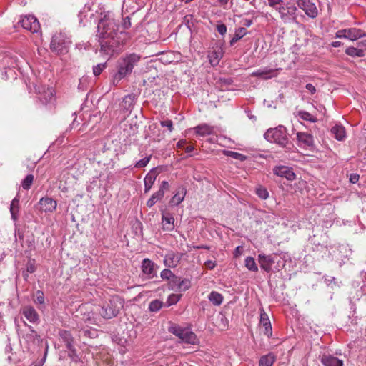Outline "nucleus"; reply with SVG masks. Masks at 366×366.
Instances as JSON below:
<instances>
[{
  "mask_svg": "<svg viewBox=\"0 0 366 366\" xmlns=\"http://www.w3.org/2000/svg\"><path fill=\"white\" fill-rule=\"evenodd\" d=\"M119 29V20L115 19L110 13L104 14L99 19L97 38L100 46V51L104 55L112 56L122 49V41L118 36Z\"/></svg>",
  "mask_w": 366,
  "mask_h": 366,
  "instance_id": "nucleus-1",
  "label": "nucleus"
},
{
  "mask_svg": "<svg viewBox=\"0 0 366 366\" xmlns=\"http://www.w3.org/2000/svg\"><path fill=\"white\" fill-rule=\"evenodd\" d=\"M141 59V56L135 53L125 54L117 62V72L113 76V84L118 85L124 78L130 75L135 66Z\"/></svg>",
  "mask_w": 366,
  "mask_h": 366,
  "instance_id": "nucleus-2",
  "label": "nucleus"
},
{
  "mask_svg": "<svg viewBox=\"0 0 366 366\" xmlns=\"http://www.w3.org/2000/svg\"><path fill=\"white\" fill-rule=\"evenodd\" d=\"M264 137L267 141L278 144L287 152L291 151L294 147L293 144L289 142L286 127L282 125L268 129Z\"/></svg>",
  "mask_w": 366,
  "mask_h": 366,
  "instance_id": "nucleus-3",
  "label": "nucleus"
},
{
  "mask_svg": "<svg viewBox=\"0 0 366 366\" xmlns=\"http://www.w3.org/2000/svg\"><path fill=\"white\" fill-rule=\"evenodd\" d=\"M169 331L184 342L192 345L197 342L196 335L189 327H182L176 324H172L169 327Z\"/></svg>",
  "mask_w": 366,
  "mask_h": 366,
  "instance_id": "nucleus-4",
  "label": "nucleus"
},
{
  "mask_svg": "<svg viewBox=\"0 0 366 366\" xmlns=\"http://www.w3.org/2000/svg\"><path fill=\"white\" fill-rule=\"evenodd\" d=\"M69 44V41L63 34H56L51 39L50 49L56 54H64L68 51Z\"/></svg>",
  "mask_w": 366,
  "mask_h": 366,
  "instance_id": "nucleus-5",
  "label": "nucleus"
},
{
  "mask_svg": "<svg viewBox=\"0 0 366 366\" xmlns=\"http://www.w3.org/2000/svg\"><path fill=\"white\" fill-rule=\"evenodd\" d=\"M17 24L31 33H39L41 30L38 19L33 15L21 16Z\"/></svg>",
  "mask_w": 366,
  "mask_h": 366,
  "instance_id": "nucleus-6",
  "label": "nucleus"
},
{
  "mask_svg": "<svg viewBox=\"0 0 366 366\" xmlns=\"http://www.w3.org/2000/svg\"><path fill=\"white\" fill-rule=\"evenodd\" d=\"M275 10L279 12L284 22L295 21L297 19V8L294 5L283 2V5H280Z\"/></svg>",
  "mask_w": 366,
  "mask_h": 366,
  "instance_id": "nucleus-7",
  "label": "nucleus"
},
{
  "mask_svg": "<svg viewBox=\"0 0 366 366\" xmlns=\"http://www.w3.org/2000/svg\"><path fill=\"white\" fill-rule=\"evenodd\" d=\"M159 266L148 258L142 261L141 270L148 280L157 278Z\"/></svg>",
  "mask_w": 366,
  "mask_h": 366,
  "instance_id": "nucleus-8",
  "label": "nucleus"
},
{
  "mask_svg": "<svg viewBox=\"0 0 366 366\" xmlns=\"http://www.w3.org/2000/svg\"><path fill=\"white\" fill-rule=\"evenodd\" d=\"M297 6L305 11L310 18H315L318 15L316 5L311 0H297Z\"/></svg>",
  "mask_w": 366,
  "mask_h": 366,
  "instance_id": "nucleus-9",
  "label": "nucleus"
},
{
  "mask_svg": "<svg viewBox=\"0 0 366 366\" xmlns=\"http://www.w3.org/2000/svg\"><path fill=\"white\" fill-rule=\"evenodd\" d=\"M277 257L276 254L266 255L265 254H259L258 255V262L262 269L269 273L272 272V266L275 262Z\"/></svg>",
  "mask_w": 366,
  "mask_h": 366,
  "instance_id": "nucleus-10",
  "label": "nucleus"
},
{
  "mask_svg": "<svg viewBox=\"0 0 366 366\" xmlns=\"http://www.w3.org/2000/svg\"><path fill=\"white\" fill-rule=\"evenodd\" d=\"M118 313L119 307H116L114 300H110L104 304L99 311V314L104 319L115 317Z\"/></svg>",
  "mask_w": 366,
  "mask_h": 366,
  "instance_id": "nucleus-11",
  "label": "nucleus"
},
{
  "mask_svg": "<svg viewBox=\"0 0 366 366\" xmlns=\"http://www.w3.org/2000/svg\"><path fill=\"white\" fill-rule=\"evenodd\" d=\"M162 169L159 167L152 168L145 176L144 179V193H147L152 189L157 177L159 174Z\"/></svg>",
  "mask_w": 366,
  "mask_h": 366,
  "instance_id": "nucleus-12",
  "label": "nucleus"
},
{
  "mask_svg": "<svg viewBox=\"0 0 366 366\" xmlns=\"http://www.w3.org/2000/svg\"><path fill=\"white\" fill-rule=\"evenodd\" d=\"M183 253L174 252L173 251H169L164 258V264L166 267L169 268L176 267L179 262L181 261Z\"/></svg>",
  "mask_w": 366,
  "mask_h": 366,
  "instance_id": "nucleus-13",
  "label": "nucleus"
},
{
  "mask_svg": "<svg viewBox=\"0 0 366 366\" xmlns=\"http://www.w3.org/2000/svg\"><path fill=\"white\" fill-rule=\"evenodd\" d=\"M39 209L45 213H51L56 210L57 203L56 201L51 197H42L39 202Z\"/></svg>",
  "mask_w": 366,
  "mask_h": 366,
  "instance_id": "nucleus-14",
  "label": "nucleus"
},
{
  "mask_svg": "<svg viewBox=\"0 0 366 366\" xmlns=\"http://www.w3.org/2000/svg\"><path fill=\"white\" fill-rule=\"evenodd\" d=\"M38 99L43 105L53 104L55 100L54 90L52 88H43L41 92L39 91Z\"/></svg>",
  "mask_w": 366,
  "mask_h": 366,
  "instance_id": "nucleus-15",
  "label": "nucleus"
},
{
  "mask_svg": "<svg viewBox=\"0 0 366 366\" xmlns=\"http://www.w3.org/2000/svg\"><path fill=\"white\" fill-rule=\"evenodd\" d=\"M297 144L302 148H311L314 145L313 136L307 132L297 133Z\"/></svg>",
  "mask_w": 366,
  "mask_h": 366,
  "instance_id": "nucleus-16",
  "label": "nucleus"
},
{
  "mask_svg": "<svg viewBox=\"0 0 366 366\" xmlns=\"http://www.w3.org/2000/svg\"><path fill=\"white\" fill-rule=\"evenodd\" d=\"M273 173L279 177H285L287 180L292 181L296 178L292 169L286 166H276L273 168Z\"/></svg>",
  "mask_w": 366,
  "mask_h": 366,
  "instance_id": "nucleus-17",
  "label": "nucleus"
},
{
  "mask_svg": "<svg viewBox=\"0 0 366 366\" xmlns=\"http://www.w3.org/2000/svg\"><path fill=\"white\" fill-rule=\"evenodd\" d=\"M278 70V69H269L266 67L263 69H258L254 71L252 76L267 80L277 76Z\"/></svg>",
  "mask_w": 366,
  "mask_h": 366,
  "instance_id": "nucleus-18",
  "label": "nucleus"
},
{
  "mask_svg": "<svg viewBox=\"0 0 366 366\" xmlns=\"http://www.w3.org/2000/svg\"><path fill=\"white\" fill-rule=\"evenodd\" d=\"M162 229L167 232H172L174 229V218L169 212L162 213Z\"/></svg>",
  "mask_w": 366,
  "mask_h": 366,
  "instance_id": "nucleus-19",
  "label": "nucleus"
},
{
  "mask_svg": "<svg viewBox=\"0 0 366 366\" xmlns=\"http://www.w3.org/2000/svg\"><path fill=\"white\" fill-rule=\"evenodd\" d=\"M187 194V189L184 186L181 185L178 187L177 192L170 199L169 204L171 205L177 206L179 205L184 199Z\"/></svg>",
  "mask_w": 366,
  "mask_h": 366,
  "instance_id": "nucleus-20",
  "label": "nucleus"
},
{
  "mask_svg": "<svg viewBox=\"0 0 366 366\" xmlns=\"http://www.w3.org/2000/svg\"><path fill=\"white\" fill-rule=\"evenodd\" d=\"M137 96L134 94H130L123 99L122 102V107L124 110L131 112L137 102Z\"/></svg>",
  "mask_w": 366,
  "mask_h": 366,
  "instance_id": "nucleus-21",
  "label": "nucleus"
},
{
  "mask_svg": "<svg viewBox=\"0 0 366 366\" xmlns=\"http://www.w3.org/2000/svg\"><path fill=\"white\" fill-rule=\"evenodd\" d=\"M321 362L325 366H342L343 362L342 360H339L337 357H335L332 355H322L321 358Z\"/></svg>",
  "mask_w": 366,
  "mask_h": 366,
  "instance_id": "nucleus-22",
  "label": "nucleus"
},
{
  "mask_svg": "<svg viewBox=\"0 0 366 366\" xmlns=\"http://www.w3.org/2000/svg\"><path fill=\"white\" fill-rule=\"evenodd\" d=\"M330 132L333 137L338 141H342L345 138V129L341 125H335L331 128Z\"/></svg>",
  "mask_w": 366,
  "mask_h": 366,
  "instance_id": "nucleus-23",
  "label": "nucleus"
},
{
  "mask_svg": "<svg viewBox=\"0 0 366 366\" xmlns=\"http://www.w3.org/2000/svg\"><path fill=\"white\" fill-rule=\"evenodd\" d=\"M19 197L17 195L14 199L11 201L10 204V212L11 219L14 221H16L19 218Z\"/></svg>",
  "mask_w": 366,
  "mask_h": 366,
  "instance_id": "nucleus-24",
  "label": "nucleus"
},
{
  "mask_svg": "<svg viewBox=\"0 0 366 366\" xmlns=\"http://www.w3.org/2000/svg\"><path fill=\"white\" fill-rule=\"evenodd\" d=\"M345 34L347 35V39H350L352 41H355L366 35L362 30L357 28H350L346 29Z\"/></svg>",
  "mask_w": 366,
  "mask_h": 366,
  "instance_id": "nucleus-25",
  "label": "nucleus"
},
{
  "mask_svg": "<svg viewBox=\"0 0 366 366\" xmlns=\"http://www.w3.org/2000/svg\"><path fill=\"white\" fill-rule=\"evenodd\" d=\"M195 133L199 136L209 135L213 132V128L207 124H199L194 128Z\"/></svg>",
  "mask_w": 366,
  "mask_h": 366,
  "instance_id": "nucleus-26",
  "label": "nucleus"
},
{
  "mask_svg": "<svg viewBox=\"0 0 366 366\" xmlns=\"http://www.w3.org/2000/svg\"><path fill=\"white\" fill-rule=\"evenodd\" d=\"M22 313L29 320H37L38 314L36 310L31 306H25L22 309Z\"/></svg>",
  "mask_w": 366,
  "mask_h": 366,
  "instance_id": "nucleus-27",
  "label": "nucleus"
},
{
  "mask_svg": "<svg viewBox=\"0 0 366 366\" xmlns=\"http://www.w3.org/2000/svg\"><path fill=\"white\" fill-rule=\"evenodd\" d=\"M276 360V356L273 353H269L262 356L259 362V366H272Z\"/></svg>",
  "mask_w": 366,
  "mask_h": 366,
  "instance_id": "nucleus-28",
  "label": "nucleus"
},
{
  "mask_svg": "<svg viewBox=\"0 0 366 366\" xmlns=\"http://www.w3.org/2000/svg\"><path fill=\"white\" fill-rule=\"evenodd\" d=\"M247 34L245 27H239L235 30V34L229 41L230 46H233L236 42L243 38Z\"/></svg>",
  "mask_w": 366,
  "mask_h": 366,
  "instance_id": "nucleus-29",
  "label": "nucleus"
},
{
  "mask_svg": "<svg viewBox=\"0 0 366 366\" xmlns=\"http://www.w3.org/2000/svg\"><path fill=\"white\" fill-rule=\"evenodd\" d=\"M164 194V192H162V191L159 192V190L157 192H156L155 193H154L152 197L148 199V201L147 202V206L148 207H153L158 201H160L163 199Z\"/></svg>",
  "mask_w": 366,
  "mask_h": 366,
  "instance_id": "nucleus-30",
  "label": "nucleus"
},
{
  "mask_svg": "<svg viewBox=\"0 0 366 366\" xmlns=\"http://www.w3.org/2000/svg\"><path fill=\"white\" fill-rule=\"evenodd\" d=\"M112 340L114 342H115L117 345H119L121 346V347L119 348V352L122 354L125 353V352H126L125 347H126L127 340L124 338L120 337L119 335H112Z\"/></svg>",
  "mask_w": 366,
  "mask_h": 366,
  "instance_id": "nucleus-31",
  "label": "nucleus"
},
{
  "mask_svg": "<svg viewBox=\"0 0 366 366\" xmlns=\"http://www.w3.org/2000/svg\"><path fill=\"white\" fill-rule=\"evenodd\" d=\"M191 280L188 278H182L175 291L185 292L191 287Z\"/></svg>",
  "mask_w": 366,
  "mask_h": 366,
  "instance_id": "nucleus-32",
  "label": "nucleus"
},
{
  "mask_svg": "<svg viewBox=\"0 0 366 366\" xmlns=\"http://www.w3.org/2000/svg\"><path fill=\"white\" fill-rule=\"evenodd\" d=\"M209 300L214 305H219L223 301V296L216 291H212L209 295Z\"/></svg>",
  "mask_w": 366,
  "mask_h": 366,
  "instance_id": "nucleus-33",
  "label": "nucleus"
},
{
  "mask_svg": "<svg viewBox=\"0 0 366 366\" xmlns=\"http://www.w3.org/2000/svg\"><path fill=\"white\" fill-rule=\"evenodd\" d=\"M259 330L263 332L265 335H267L268 337L272 336V328L271 322H260L259 325Z\"/></svg>",
  "mask_w": 366,
  "mask_h": 366,
  "instance_id": "nucleus-34",
  "label": "nucleus"
},
{
  "mask_svg": "<svg viewBox=\"0 0 366 366\" xmlns=\"http://www.w3.org/2000/svg\"><path fill=\"white\" fill-rule=\"evenodd\" d=\"M34 302L40 305L39 308L45 307V296L41 290H37L34 296Z\"/></svg>",
  "mask_w": 366,
  "mask_h": 366,
  "instance_id": "nucleus-35",
  "label": "nucleus"
},
{
  "mask_svg": "<svg viewBox=\"0 0 366 366\" xmlns=\"http://www.w3.org/2000/svg\"><path fill=\"white\" fill-rule=\"evenodd\" d=\"M345 53L350 56L362 57L365 56V52L362 49H359L353 46H350L346 49Z\"/></svg>",
  "mask_w": 366,
  "mask_h": 366,
  "instance_id": "nucleus-36",
  "label": "nucleus"
},
{
  "mask_svg": "<svg viewBox=\"0 0 366 366\" xmlns=\"http://www.w3.org/2000/svg\"><path fill=\"white\" fill-rule=\"evenodd\" d=\"M224 153L227 157H230L233 159L240 160L241 162H244L247 159V157L245 156L244 154L230 150H225Z\"/></svg>",
  "mask_w": 366,
  "mask_h": 366,
  "instance_id": "nucleus-37",
  "label": "nucleus"
},
{
  "mask_svg": "<svg viewBox=\"0 0 366 366\" xmlns=\"http://www.w3.org/2000/svg\"><path fill=\"white\" fill-rule=\"evenodd\" d=\"M245 267L252 272H257L258 267L255 262V260L252 257H247L245 259Z\"/></svg>",
  "mask_w": 366,
  "mask_h": 366,
  "instance_id": "nucleus-38",
  "label": "nucleus"
},
{
  "mask_svg": "<svg viewBox=\"0 0 366 366\" xmlns=\"http://www.w3.org/2000/svg\"><path fill=\"white\" fill-rule=\"evenodd\" d=\"M34 177L33 174H27L21 182V187L25 190H29L34 182Z\"/></svg>",
  "mask_w": 366,
  "mask_h": 366,
  "instance_id": "nucleus-39",
  "label": "nucleus"
},
{
  "mask_svg": "<svg viewBox=\"0 0 366 366\" xmlns=\"http://www.w3.org/2000/svg\"><path fill=\"white\" fill-rule=\"evenodd\" d=\"M298 116L303 120L309 121L310 122H316L317 121V118L312 116L311 114L306 111H299Z\"/></svg>",
  "mask_w": 366,
  "mask_h": 366,
  "instance_id": "nucleus-40",
  "label": "nucleus"
},
{
  "mask_svg": "<svg viewBox=\"0 0 366 366\" xmlns=\"http://www.w3.org/2000/svg\"><path fill=\"white\" fill-rule=\"evenodd\" d=\"M163 306V302L159 300H152L149 305V309L152 312L159 311Z\"/></svg>",
  "mask_w": 366,
  "mask_h": 366,
  "instance_id": "nucleus-41",
  "label": "nucleus"
},
{
  "mask_svg": "<svg viewBox=\"0 0 366 366\" xmlns=\"http://www.w3.org/2000/svg\"><path fill=\"white\" fill-rule=\"evenodd\" d=\"M181 297H182V295L181 294H172V295H170L168 297V298H167V306H171L172 305H175L177 302H178L179 301Z\"/></svg>",
  "mask_w": 366,
  "mask_h": 366,
  "instance_id": "nucleus-42",
  "label": "nucleus"
},
{
  "mask_svg": "<svg viewBox=\"0 0 366 366\" xmlns=\"http://www.w3.org/2000/svg\"><path fill=\"white\" fill-rule=\"evenodd\" d=\"M107 62L98 64L93 66V74L95 76H97L102 74V72L107 68Z\"/></svg>",
  "mask_w": 366,
  "mask_h": 366,
  "instance_id": "nucleus-43",
  "label": "nucleus"
},
{
  "mask_svg": "<svg viewBox=\"0 0 366 366\" xmlns=\"http://www.w3.org/2000/svg\"><path fill=\"white\" fill-rule=\"evenodd\" d=\"M181 280H182V277L174 274L173 277L171 278V280L169 282V288L172 290H176Z\"/></svg>",
  "mask_w": 366,
  "mask_h": 366,
  "instance_id": "nucleus-44",
  "label": "nucleus"
},
{
  "mask_svg": "<svg viewBox=\"0 0 366 366\" xmlns=\"http://www.w3.org/2000/svg\"><path fill=\"white\" fill-rule=\"evenodd\" d=\"M256 194L262 199H266L269 197L268 191L263 187H259L256 189Z\"/></svg>",
  "mask_w": 366,
  "mask_h": 366,
  "instance_id": "nucleus-45",
  "label": "nucleus"
},
{
  "mask_svg": "<svg viewBox=\"0 0 366 366\" xmlns=\"http://www.w3.org/2000/svg\"><path fill=\"white\" fill-rule=\"evenodd\" d=\"M152 155L145 157L144 158L139 160L136 162L134 167L135 168H143L145 167L149 162L151 159Z\"/></svg>",
  "mask_w": 366,
  "mask_h": 366,
  "instance_id": "nucleus-46",
  "label": "nucleus"
},
{
  "mask_svg": "<svg viewBox=\"0 0 366 366\" xmlns=\"http://www.w3.org/2000/svg\"><path fill=\"white\" fill-rule=\"evenodd\" d=\"M174 274L169 269H164L161 272L160 276L162 279L168 280H171Z\"/></svg>",
  "mask_w": 366,
  "mask_h": 366,
  "instance_id": "nucleus-47",
  "label": "nucleus"
},
{
  "mask_svg": "<svg viewBox=\"0 0 366 366\" xmlns=\"http://www.w3.org/2000/svg\"><path fill=\"white\" fill-rule=\"evenodd\" d=\"M269 6L276 9L280 5H283V0H267Z\"/></svg>",
  "mask_w": 366,
  "mask_h": 366,
  "instance_id": "nucleus-48",
  "label": "nucleus"
},
{
  "mask_svg": "<svg viewBox=\"0 0 366 366\" xmlns=\"http://www.w3.org/2000/svg\"><path fill=\"white\" fill-rule=\"evenodd\" d=\"M161 126L163 127H167L169 132H172L173 130V123L170 119H167L161 122Z\"/></svg>",
  "mask_w": 366,
  "mask_h": 366,
  "instance_id": "nucleus-49",
  "label": "nucleus"
},
{
  "mask_svg": "<svg viewBox=\"0 0 366 366\" xmlns=\"http://www.w3.org/2000/svg\"><path fill=\"white\" fill-rule=\"evenodd\" d=\"M217 30L219 34L223 36L227 33V29L224 24L221 23L217 25Z\"/></svg>",
  "mask_w": 366,
  "mask_h": 366,
  "instance_id": "nucleus-50",
  "label": "nucleus"
},
{
  "mask_svg": "<svg viewBox=\"0 0 366 366\" xmlns=\"http://www.w3.org/2000/svg\"><path fill=\"white\" fill-rule=\"evenodd\" d=\"M36 271L34 263L29 260L26 264V272L29 273H34Z\"/></svg>",
  "mask_w": 366,
  "mask_h": 366,
  "instance_id": "nucleus-51",
  "label": "nucleus"
},
{
  "mask_svg": "<svg viewBox=\"0 0 366 366\" xmlns=\"http://www.w3.org/2000/svg\"><path fill=\"white\" fill-rule=\"evenodd\" d=\"M169 189V182L167 181H162L161 184H160V187H159V192H165V191H168Z\"/></svg>",
  "mask_w": 366,
  "mask_h": 366,
  "instance_id": "nucleus-52",
  "label": "nucleus"
},
{
  "mask_svg": "<svg viewBox=\"0 0 366 366\" xmlns=\"http://www.w3.org/2000/svg\"><path fill=\"white\" fill-rule=\"evenodd\" d=\"M131 26V21L129 17H126L122 19V27L124 29H128Z\"/></svg>",
  "mask_w": 366,
  "mask_h": 366,
  "instance_id": "nucleus-53",
  "label": "nucleus"
},
{
  "mask_svg": "<svg viewBox=\"0 0 366 366\" xmlns=\"http://www.w3.org/2000/svg\"><path fill=\"white\" fill-rule=\"evenodd\" d=\"M345 32H346V29L338 30L335 34V37L340 38V39H342V38L347 39V35H346Z\"/></svg>",
  "mask_w": 366,
  "mask_h": 366,
  "instance_id": "nucleus-54",
  "label": "nucleus"
},
{
  "mask_svg": "<svg viewBox=\"0 0 366 366\" xmlns=\"http://www.w3.org/2000/svg\"><path fill=\"white\" fill-rule=\"evenodd\" d=\"M360 178L359 174H351L350 176V182L352 184H355L358 182Z\"/></svg>",
  "mask_w": 366,
  "mask_h": 366,
  "instance_id": "nucleus-55",
  "label": "nucleus"
},
{
  "mask_svg": "<svg viewBox=\"0 0 366 366\" xmlns=\"http://www.w3.org/2000/svg\"><path fill=\"white\" fill-rule=\"evenodd\" d=\"M305 88L312 94H314L316 92V89L314 85L310 83L306 84Z\"/></svg>",
  "mask_w": 366,
  "mask_h": 366,
  "instance_id": "nucleus-56",
  "label": "nucleus"
},
{
  "mask_svg": "<svg viewBox=\"0 0 366 366\" xmlns=\"http://www.w3.org/2000/svg\"><path fill=\"white\" fill-rule=\"evenodd\" d=\"M205 265L206 267L209 269H212L214 268V267L216 266V263L215 262H213L212 260H207L206 262H205Z\"/></svg>",
  "mask_w": 366,
  "mask_h": 366,
  "instance_id": "nucleus-57",
  "label": "nucleus"
},
{
  "mask_svg": "<svg viewBox=\"0 0 366 366\" xmlns=\"http://www.w3.org/2000/svg\"><path fill=\"white\" fill-rule=\"evenodd\" d=\"M253 21L252 19H245L242 21V24L245 27H249L252 24Z\"/></svg>",
  "mask_w": 366,
  "mask_h": 366,
  "instance_id": "nucleus-58",
  "label": "nucleus"
},
{
  "mask_svg": "<svg viewBox=\"0 0 366 366\" xmlns=\"http://www.w3.org/2000/svg\"><path fill=\"white\" fill-rule=\"evenodd\" d=\"M220 81L222 84L224 85H230L232 83V80L231 79H220Z\"/></svg>",
  "mask_w": 366,
  "mask_h": 366,
  "instance_id": "nucleus-59",
  "label": "nucleus"
},
{
  "mask_svg": "<svg viewBox=\"0 0 366 366\" xmlns=\"http://www.w3.org/2000/svg\"><path fill=\"white\" fill-rule=\"evenodd\" d=\"M47 350H48V345H46V351H45V354H44V357L42 358L41 361L40 363L39 364H36L34 366H42L44 362H45V360H46V353H47Z\"/></svg>",
  "mask_w": 366,
  "mask_h": 366,
  "instance_id": "nucleus-60",
  "label": "nucleus"
},
{
  "mask_svg": "<svg viewBox=\"0 0 366 366\" xmlns=\"http://www.w3.org/2000/svg\"><path fill=\"white\" fill-rule=\"evenodd\" d=\"M185 152L187 153H191L194 150V147L192 145L187 146L185 148H184Z\"/></svg>",
  "mask_w": 366,
  "mask_h": 366,
  "instance_id": "nucleus-61",
  "label": "nucleus"
},
{
  "mask_svg": "<svg viewBox=\"0 0 366 366\" xmlns=\"http://www.w3.org/2000/svg\"><path fill=\"white\" fill-rule=\"evenodd\" d=\"M259 320H269L268 315L264 312H262Z\"/></svg>",
  "mask_w": 366,
  "mask_h": 366,
  "instance_id": "nucleus-62",
  "label": "nucleus"
},
{
  "mask_svg": "<svg viewBox=\"0 0 366 366\" xmlns=\"http://www.w3.org/2000/svg\"><path fill=\"white\" fill-rule=\"evenodd\" d=\"M186 144V140H180L177 143V147L184 149V146Z\"/></svg>",
  "mask_w": 366,
  "mask_h": 366,
  "instance_id": "nucleus-63",
  "label": "nucleus"
},
{
  "mask_svg": "<svg viewBox=\"0 0 366 366\" xmlns=\"http://www.w3.org/2000/svg\"><path fill=\"white\" fill-rule=\"evenodd\" d=\"M341 45H342V42H340V41H332V42L331 43V46H332V47H335V48L339 47V46H340Z\"/></svg>",
  "mask_w": 366,
  "mask_h": 366,
  "instance_id": "nucleus-64",
  "label": "nucleus"
}]
</instances>
